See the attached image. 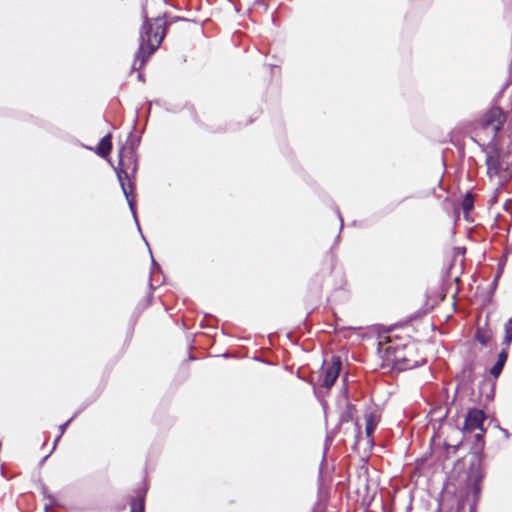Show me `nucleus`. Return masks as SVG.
<instances>
[{
  "instance_id": "nucleus-1",
  "label": "nucleus",
  "mask_w": 512,
  "mask_h": 512,
  "mask_svg": "<svg viewBox=\"0 0 512 512\" xmlns=\"http://www.w3.org/2000/svg\"><path fill=\"white\" fill-rule=\"evenodd\" d=\"M140 33V45L136 54L135 63H139V67L145 65L148 58L158 49L165 36V21L162 18H156L153 21L147 19Z\"/></svg>"
},
{
  "instance_id": "nucleus-2",
  "label": "nucleus",
  "mask_w": 512,
  "mask_h": 512,
  "mask_svg": "<svg viewBox=\"0 0 512 512\" xmlns=\"http://www.w3.org/2000/svg\"><path fill=\"white\" fill-rule=\"evenodd\" d=\"M487 175L497 187H503L512 175V153L501 152L494 144L486 149Z\"/></svg>"
},
{
  "instance_id": "nucleus-3",
  "label": "nucleus",
  "mask_w": 512,
  "mask_h": 512,
  "mask_svg": "<svg viewBox=\"0 0 512 512\" xmlns=\"http://www.w3.org/2000/svg\"><path fill=\"white\" fill-rule=\"evenodd\" d=\"M137 168L134 148L122 147L119 151V164L115 168L117 178L121 185L122 191L126 197L130 210L134 219L137 221L136 210L134 207V199L131 196L133 184L129 179L130 173H135Z\"/></svg>"
},
{
  "instance_id": "nucleus-4",
  "label": "nucleus",
  "mask_w": 512,
  "mask_h": 512,
  "mask_svg": "<svg viewBox=\"0 0 512 512\" xmlns=\"http://www.w3.org/2000/svg\"><path fill=\"white\" fill-rule=\"evenodd\" d=\"M505 121L504 114L499 107L491 108L483 117V128L489 130V134L494 138Z\"/></svg>"
},
{
  "instance_id": "nucleus-5",
  "label": "nucleus",
  "mask_w": 512,
  "mask_h": 512,
  "mask_svg": "<svg viewBox=\"0 0 512 512\" xmlns=\"http://www.w3.org/2000/svg\"><path fill=\"white\" fill-rule=\"evenodd\" d=\"M484 420H485V415L482 410H479V409L470 410L465 418L464 429L468 432H472L475 430L484 432V428H483Z\"/></svg>"
},
{
  "instance_id": "nucleus-6",
  "label": "nucleus",
  "mask_w": 512,
  "mask_h": 512,
  "mask_svg": "<svg viewBox=\"0 0 512 512\" xmlns=\"http://www.w3.org/2000/svg\"><path fill=\"white\" fill-rule=\"evenodd\" d=\"M341 370V361L338 357H333L331 363L324 371L322 385L327 389L331 388L337 380Z\"/></svg>"
},
{
  "instance_id": "nucleus-7",
  "label": "nucleus",
  "mask_w": 512,
  "mask_h": 512,
  "mask_svg": "<svg viewBox=\"0 0 512 512\" xmlns=\"http://www.w3.org/2000/svg\"><path fill=\"white\" fill-rule=\"evenodd\" d=\"M379 422V416L376 413L365 414V431L367 437L371 438Z\"/></svg>"
},
{
  "instance_id": "nucleus-8",
  "label": "nucleus",
  "mask_w": 512,
  "mask_h": 512,
  "mask_svg": "<svg viewBox=\"0 0 512 512\" xmlns=\"http://www.w3.org/2000/svg\"><path fill=\"white\" fill-rule=\"evenodd\" d=\"M112 149L111 134L105 135L99 142L96 153L101 157H107Z\"/></svg>"
},
{
  "instance_id": "nucleus-9",
  "label": "nucleus",
  "mask_w": 512,
  "mask_h": 512,
  "mask_svg": "<svg viewBox=\"0 0 512 512\" xmlns=\"http://www.w3.org/2000/svg\"><path fill=\"white\" fill-rule=\"evenodd\" d=\"M506 360H507V353H506V351L503 350L499 353L497 362L494 364V366L490 370V373L494 377H498L500 375Z\"/></svg>"
},
{
  "instance_id": "nucleus-10",
  "label": "nucleus",
  "mask_w": 512,
  "mask_h": 512,
  "mask_svg": "<svg viewBox=\"0 0 512 512\" xmlns=\"http://www.w3.org/2000/svg\"><path fill=\"white\" fill-rule=\"evenodd\" d=\"M512 342V317L505 324L504 343L510 345Z\"/></svg>"
},
{
  "instance_id": "nucleus-11",
  "label": "nucleus",
  "mask_w": 512,
  "mask_h": 512,
  "mask_svg": "<svg viewBox=\"0 0 512 512\" xmlns=\"http://www.w3.org/2000/svg\"><path fill=\"white\" fill-rule=\"evenodd\" d=\"M476 339L478 340V342H480L482 345H486L488 344L489 340H490V334L488 331H485V330H478L477 333H476Z\"/></svg>"
},
{
  "instance_id": "nucleus-12",
  "label": "nucleus",
  "mask_w": 512,
  "mask_h": 512,
  "mask_svg": "<svg viewBox=\"0 0 512 512\" xmlns=\"http://www.w3.org/2000/svg\"><path fill=\"white\" fill-rule=\"evenodd\" d=\"M474 199L470 194H467L462 201V208L465 213H468L473 207Z\"/></svg>"
},
{
  "instance_id": "nucleus-13",
  "label": "nucleus",
  "mask_w": 512,
  "mask_h": 512,
  "mask_svg": "<svg viewBox=\"0 0 512 512\" xmlns=\"http://www.w3.org/2000/svg\"><path fill=\"white\" fill-rule=\"evenodd\" d=\"M131 512H144V499L142 497L132 502Z\"/></svg>"
},
{
  "instance_id": "nucleus-14",
  "label": "nucleus",
  "mask_w": 512,
  "mask_h": 512,
  "mask_svg": "<svg viewBox=\"0 0 512 512\" xmlns=\"http://www.w3.org/2000/svg\"><path fill=\"white\" fill-rule=\"evenodd\" d=\"M70 421H71V420H68L66 423H64L63 425H61V426L59 427V429H60V434H59V436L56 438V440H55V443H54V444H56V443L58 442V440L60 439V437L64 434V432H65V430H66V428H67L68 424L70 423Z\"/></svg>"
},
{
  "instance_id": "nucleus-15",
  "label": "nucleus",
  "mask_w": 512,
  "mask_h": 512,
  "mask_svg": "<svg viewBox=\"0 0 512 512\" xmlns=\"http://www.w3.org/2000/svg\"><path fill=\"white\" fill-rule=\"evenodd\" d=\"M482 434H483V432H481V431H480V433H477V434L475 435V439H476V441H480V440L482 439Z\"/></svg>"
}]
</instances>
